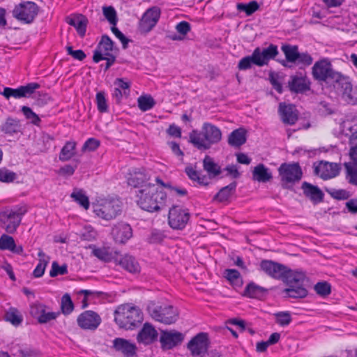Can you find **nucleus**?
<instances>
[{
    "label": "nucleus",
    "instance_id": "obj_48",
    "mask_svg": "<svg viewBox=\"0 0 357 357\" xmlns=\"http://www.w3.org/2000/svg\"><path fill=\"white\" fill-rule=\"evenodd\" d=\"M275 322L281 326H288L292 321L290 312H278L274 314Z\"/></svg>",
    "mask_w": 357,
    "mask_h": 357
},
{
    "label": "nucleus",
    "instance_id": "obj_64",
    "mask_svg": "<svg viewBox=\"0 0 357 357\" xmlns=\"http://www.w3.org/2000/svg\"><path fill=\"white\" fill-rule=\"evenodd\" d=\"M59 314V312H48L46 314H41L38 317V322L39 324H47L52 320L56 319Z\"/></svg>",
    "mask_w": 357,
    "mask_h": 357
},
{
    "label": "nucleus",
    "instance_id": "obj_56",
    "mask_svg": "<svg viewBox=\"0 0 357 357\" xmlns=\"http://www.w3.org/2000/svg\"><path fill=\"white\" fill-rule=\"evenodd\" d=\"M22 111L25 117L27 119H29L33 124L36 126L39 125L40 122L41 121L40 119L35 112H33L30 107L24 106L22 109Z\"/></svg>",
    "mask_w": 357,
    "mask_h": 357
},
{
    "label": "nucleus",
    "instance_id": "obj_58",
    "mask_svg": "<svg viewBox=\"0 0 357 357\" xmlns=\"http://www.w3.org/2000/svg\"><path fill=\"white\" fill-rule=\"evenodd\" d=\"M100 142L98 139L91 137L84 142L82 149V151H94L100 146Z\"/></svg>",
    "mask_w": 357,
    "mask_h": 357
},
{
    "label": "nucleus",
    "instance_id": "obj_2",
    "mask_svg": "<svg viewBox=\"0 0 357 357\" xmlns=\"http://www.w3.org/2000/svg\"><path fill=\"white\" fill-rule=\"evenodd\" d=\"M137 197V205L142 209L151 213L160 211L165 206L167 200V193L151 183L139 190Z\"/></svg>",
    "mask_w": 357,
    "mask_h": 357
},
{
    "label": "nucleus",
    "instance_id": "obj_7",
    "mask_svg": "<svg viewBox=\"0 0 357 357\" xmlns=\"http://www.w3.org/2000/svg\"><path fill=\"white\" fill-rule=\"evenodd\" d=\"M27 212L26 206L6 209L0 213V222L6 232L13 234L20 225L22 216Z\"/></svg>",
    "mask_w": 357,
    "mask_h": 357
},
{
    "label": "nucleus",
    "instance_id": "obj_25",
    "mask_svg": "<svg viewBox=\"0 0 357 357\" xmlns=\"http://www.w3.org/2000/svg\"><path fill=\"white\" fill-rule=\"evenodd\" d=\"M113 347L116 351L122 353L127 357H132L136 354V345L128 340L116 337L113 341Z\"/></svg>",
    "mask_w": 357,
    "mask_h": 357
},
{
    "label": "nucleus",
    "instance_id": "obj_23",
    "mask_svg": "<svg viewBox=\"0 0 357 357\" xmlns=\"http://www.w3.org/2000/svg\"><path fill=\"white\" fill-rule=\"evenodd\" d=\"M160 17V10L157 8L147 10L140 22V29L143 32H149L155 25Z\"/></svg>",
    "mask_w": 357,
    "mask_h": 357
},
{
    "label": "nucleus",
    "instance_id": "obj_8",
    "mask_svg": "<svg viewBox=\"0 0 357 357\" xmlns=\"http://www.w3.org/2000/svg\"><path fill=\"white\" fill-rule=\"evenodd\" d=\"M6 99L13 97L16 99L22 98H29L32 104L42 107L51 100V96L45 91H2L0 93Z\"/></svg>",
    "mask_w": 357,
    "mask_h": 357
},
{
    "label": "nucleus",
    "instance_id": "obj_20",
    "mask_svg": "<svg viewBox=\"0 0 357 357\" xmlns=\"http://www.w3.org/2000/svg\"><path fill=\"white\" fill-rule=\"evenodd\" d=\"M158 337V333L154 326L151 324L146 322L138 333L137 340L139 343L149 345L155 342Z\"/></svg>",
    "mask_w": 357,
    "mask_h": 357
},
{
    "label": "nucleus",
    "instance_id": "obj_15",
    "mask_svg": "<svg viewBox=\"0 0 357 357\" xmlns=\"http://www.w3.org/2000/svg\"><path fill=\"white\" fill-rule=\"evenodd\" d=\"M335 73L331 62L327 59H321L315 62L312 68L313 77L319 81L328 82Z\"/></svg>",
    "mask_w": 357,
    "mask_h": 357
},
{
    "label": "nucleus",
    "instance_id": "obj_22",
    "mask_svg": "<svg viewBox=\"0 0 357 357\" xmlns=\"http://www.w3.org/2000/svg\"><path fill=\"white\" fill-rule=\"evenodd\" d=\"M278 112L284 124L294 125L298 119V112L291 104L280 103Z\"/></svg>",
    "mask_w": 357,
    "mask_h": 357
},
{
    "label": "nucleus",
    "instance_id": "obj_60",
    "mask_svg": "<svg viewBox=\"0 0 357 357\" xmlns=\"http://www.w3.org/2000/svg\"><path fill=\"white\" fill-rule=\"evenodd\" d=\"M165 235L163 234L162 231L155 229L151 231L148 238V241L150 243H161L165 239Z\"/></svg>",
    "mask_w": 357,
    "mask_h": 357
},
{
    "label": "nucleus",
    "instance_id": "obj_44",
    "mask_svg": "<svg viewBox=\"0 0 357 357\" xmlns=\"http://www.w3.org/2000/svg\"><path fill=\"white\" fill-rule=\"evenodd\" d=\"M190 24L185 22L178 24L176 26V34L172 38L175 40H182L190 31Z\"/></svg>",
    "mask_w": 357,
    "mask_h": 357
},
{
    "label": "nucleus",
    "instance_id": "obj_53",
    "mask_svg": "<svg viewBox=\"0 0 357 357\" xmlns=\"http://www.w3.org/2000/svg\"><path fill=\"white\" fill-rule=\"evenodd\" d=\"M96 102H97V107L100 112L104 113L107 112L108 110V105L107 103V100L105 98V94L104 91H99L96 94Z\"/></svg>",
    "mask_w": 357,
    "mask_h": 357
},
{
    "label": "nucleus",
    "instance_id": "obj_19",
    "mask_svg": "<svg viewBox=\"0 0 357 357\" xmlns=\"http://www.w3.org/2000/svg\"><path fill=\"white\" fill-rule=\"evenodd\" d=\"M301 188L303 190V195L313 205H317L324 202V193L317 185L304 181L302 183Z\"/></svg>",
    "mask_w": 357,
    "mask_h": 357
},
{
    "label": "nucleus",
    "instance_id": "obj_9",
    "mask_svg": "<svg viewBox=\"0 0 357 357\" xmlns=\"http://www.w3.org/2000/svg\"><path fill=\"white\" fill-rule=\"evenodd\" d=\"M121 202L117 199H104L93 206V212L100 218L110 220L121 214Z\"/></svg>",
    "mask_w": 357,
    "mask_h": 357
},
{
    "label": "nucleus",
    "instance_id": "obj_34",
    "mask_svg": "<svg viewBox=\"0 0 357 357\" xmlns=\"http://www.w3.org/2000/svg\"><path fill=\"white\" fill-rule=\"evenodd\" d=\"M224 277L235 289L241 287L243 284L241 275L236 269H225L224 272Z\"/></svg>",
    "mask_w": 357,
    "mask_h": 357
},
{
    "label": "nucleus",
    "instance_id": "obj_40",
    "mask_svg": "<svg viewBox=\"0 0 357 357\" xmlns=\"http://www.w3.org/2000/svg\"><path fill=\"white\" fill-rule=\"evenodd\" d=\"M328 83H331L335 88H342L344 89H348L352 86L348 77L342 76L337 72H335Z\"/></svg>",
    "mask_w": 357,
    "mask_h": 357
},
{
    "label": "nucleus",
    "instance_id": "obj_4",
    "mask_svg": "<svg viewBox=\"0 0 357 357\" xmlns=\"http://www.w3.org/2000/svg\"><path fill=\"white\" fill-rule=\"evenodd\" d=\"M143 319L142 310L128 303L119 305L115 310L114 321L121 328L132 330L140 326Z\"/></svg>",
    "mask_w": 357,
    "mask_h": 357
},
{
    "label": "nucleus",
    "instance_id": "obj_3",
    "mask_svg": "<svg viewBox=\"0 0 357 357\" xmlns=\"http://www.w3.org/2000/svg\"><path fill=\"white\" fill-rule=\"evenodd\" d=\"M189 142L199 150H208L222 139V132L215 126L204 123L202 130H193L189 135Z\"/></svg>",
    "mask_w": 357,
    "mask_h": 357
},
{
    "label": "nucleus",
    "instance_id": "obj_10",
    "mask_svg": "<svg viewBox=\"0 0 357 357\" xmlns=\"http://www.w3.org/2000/svg\"><path fill=\"white\" fill-rule=\"evenodd\" d=\"M190 219L189 210L181 206L174 205L168 213V223L173 229L182 230Z\"/></svg>",
    "mask_w": 357,
    "mask_h": 357
},
{
    "label": "nucleus",
    "instance_id": "obj_12",
    "mask_svg": "<svg viewBox=\"0 0 357 357\" xmlns=\"http://www.w3.org/2000/svg\"><path fill=\"white\" fill-rule=\"evenodd\" d=\"M115 48L112 41L107 36H103L94 52L93 59L95 62L98 63L101 60H108L107 68L110 65L109 61H114V52Z\"/></svg>",
    "mask_w": 357,
    "mask_h": 357
},
{
    "label": "nucleus",
    "instance_id": "obj_51",
    "mask_svg": "<svg viewBox=\"0 0 357 357\" xmlns=\"http://www.w3.org/2000/svg\"><path fill=\"white\" fill-rule=\"evenodd\" d=\"M75 164L70 165L68 164L63 167H61L58 170V174L63 176H70L74 174L75 169L77 168V165L79 163V160H74Z\"/></svg>",
    "mask_w": 357,
    "mask_h": 357
},
{
    "label": "nucleus",
    "instance_id": "obj_28",
    "mask_svg": "<svg viewBox=\"0 0 357 357\" xmlns=\"http://www.w3.org/2000/svg\"><path fill=\"white\" fill-rule=\"evenodd\" d=\"M66 22L75 27L79 36L83 37L85 35L88 20L84 15H70L66 18Z\"/></svg>",
    "mask_w": 357,
    "mask_h": 357
},
{
    "label": "nucleus",
    "instance_id": "obj_57",
    "mask_svg": "<svg viewBox=\"0 0 357 357\" xmlns=\"http://www.w3.org/2000/svg\"><path fill=\"white\" fill-rule=\"evenodd\" d=\"M17 178L15 172L9 171L6 168L0 169V181L4 183L13 182Z\"/></svg>",
    "mask_w": 357,
    "mask_h": 357
},
{
    "label": "nucleus",
    "instance_id": "obj_27",
    "mask_svg": "<svg viewBox=\"0 0 357 357\" xmlns=\"http://www.w3.org/2000/svg\"><path fill=\"white\" fill-rule=\"evenodd\" d=\"M237 182L233 181L228 185L222 188L213 197V200L220 203H229L231 197L236 192Z\"/></svg>",
    "mask_w": 357,
    "mask_h": 357
},
{
    "label": "nucleus",
    "instance_id": "obj_36",
    "mask_svg": "<svg viewBox=\"0 0 357 357\" xmlns=\"http://www.w3.org/2000/svg\"><path fill=\"white\" fill-rule=\"evenodd\" d=\"M4 319L11 323L15 326L20 325L23 321V317L15 307H10L4 314Z\"/></svg>",
    "mask_w": 357,
    "mask_h": 357
},
{
    "label": "nucleus",
    "instance_id": "obj_54",
    "mask_svg": "<svg viewBox=\"0 0 357 357\" xmlns=\"http://www.w3.org/2000/svg\"><path fill=\"white\" fill-rule=\"evenodd\" d=\"M96 231L91 226H86L80 234V239L82 241H91L96 239Z\"/></svg>",
    "mask_w": 357,
    "mask_h": 357
},
{
    "label": "nucleus",
    "instance_id": "obj_29",
    "mask_svg": "<svg viewBox=\"0 0 357 357\" xmlns=\"http://www.w3.org/2000/svg\"><path fill=\"white\" fill-rule=\"evenodd\" d=\"M247 140V131L243 128H239L233 130L228 137V144L233 147L239 148Z\"/></svg>",
    "mask_w": 357,
    "mask_h": 357
},
{
    "label": "nucleus",
    "instance_id": "obj_30",
    "mask_svg": "<svg viewBox=\"0 0 357 357\" xmlns=\"http://www.w3.org/2000/svg\"><path fill=\"white\" fill-rule=\"evenodd\" d=\"M267 292L268 289L250 282L245 287L243 296L251 298L262 299Z\"/></svg>",
    "mask_w": 357,
    "mask_h": 357
},
{
    "label": "nucleus",
    "instance_id": "obj_43",
    "mask_svg": "<svg viewBox=\"0 0 357 357\" xmlns=\"http://www.w3.org/2000/svg\"><path fill=\"white\" fill-rule=\"evenodd\" d=\"M349 157L353 162V165L357 167V130L352 132L349 137Z\"/></svg>",
    "mask_w": 357,
    "mask_h": 357
},
{
    "label": "nucleus",
    "instance_id": "obj_63",
    "mask_svg": "<svg viewBox=\"0 0 357 357\" xmlns=\"http://www.w3.org/2000/svg\"><path fill=\"white\" fill-rule=\"evenodd\" d=\"M103 14L106 19L112 25H114L116 22V15L114 9L111 6L103 8Z\"/></svg>",
    "mask_w": 357,
    "mask_h": 357
},
{
    "label": "nucleus",
    "instance_id": "obj_38",
    "mask_svg": "<svg viewBox=\"0 0 357 357\" xmlns=\"http://www.w3.org/2000/svg\"><path fill=\"white\" fill-rule=\"evenodd\" d=\"M282 51L284 54L286 59L289 62H296L299 56L298 47L293 45L285 44L281 47Z\"/></svg>",
    "mask_w": 357,
    "mask_h": 357
},
{
    "label": "nucleus",
    "instance_id": "obj_39",
    "mask_svg": "<svg viewBox=\"0 0 357 357\" xmlns=\"http://www.w3.org/2000/svg\"><path fill=\"white\" fill-rule=\"evenodd\" d=\"M203 167L205 171L209 174H213V176H218L221 173L220 167L208 155H206L203 160Z\"/></svg>",
    "mask_w": 357,
    "mask_h": 357
},
{
    "label": "nucleus",
    "instance_id": "obj_55",
    "mask_svg": "<svg viewBox=\"0 0 357 357\" xmlns=\"http://www.w3.org/2000/svg\"><path fill=\"white\" fill-rule=\"evenodd\" d=\"M237 8L245 12L248 15H250L259 9V4L256 1H252L248 4L238 3Z\"/></svg>",
    "mask_w": 357,
    "mask_h": 357
},
{
    "label": "nucleus",
    "instance_id": "obj_46",
    "mask_svg": "<svg viewBox=\"0 0 357 357\" xmlns=\"http://www.w3.org/2000/svg\"><path fill=\"white\" fill-rule=\"evenodd\" d=\"M61 308L65 315H68L73 311L74 304L69 294H66L62 296Z\"/></svg>",
    "mask_w": 357,
    "mask_h": 357
},
{
    "label": "nucleus",
    "instance_id": "obj_33",
    "mask_svg": "<svg viewBox=\"0 0 357 357\" xmlns=\"http://www.w3.org/2000/svg\"><path fill=\"white\" fill-rule=\"evenodd\" d=\"M22 125L20 121L14 118L8 117L1 126V130L6 135H13L21 131Z\"/></svg>",
    "mask_w": 357,
    "mask_h": 357
},
{
    "label": "nucleus",
    "instance_id": "obj_6",
    "mask_svg": "<svg viewBox=\"0 0 357 357\" xmlns=\"http://www.w3.org/2000/svg\"><path fill=\"white\" fill-rule=\"evenodd\" d=\"M147 311L153 319L165 324H174L178 319L177 310L170 305H157L151 302L147 307Z\"/></svg>",
    "mask_w": 357,
    "mask_h": 357
},
{
    "label": "nucleus",
    "instance_id": "obj_35",
    "mask_svg": "<svg viewBox=\"0 0 357 357\" xmlns=\"http://www.w3.org/2000/svg\"><path fill=\"white\" fill-rule=\"evenodd\" d=\"M156 101L148 93H143L137 98V106L142 112H146L155 107Z\"/></svg>",
    "mask_w": 357,
    "mask_h": 357
},
{
    "label": "nucleus",
    "instance_id": "obj_5",
    "mask_svg": "<svg viewBox=\"0 0 357 357\" xmlns=\"http://www.w3.org/2000/svg\"><path fill=\"white\" fill-rule=\"evenodd\" d=\"M278 171L284 189L292 190L293 185L299 182L303 177V171L298 162H284Z\"/></svg>",
    "mask_w": 357,
    "mask_h": 357
},
{
    "label": "nucleus",
    "instance_id": "obj_45",
    "mask_svg": "<svg viewBox=\"0 0 357 357\" xmlns=\"http://www.w3.org/2000/svg\"><path fill=\"white\" fill-rule=\"evenodd\" d=\"M314 289L315 292L321 297H326L331 293V285L326 281L317 282Z\"/></svg>",
    "mask_w": 357,
    "mask_h": 357
},
{
    "label": "nucleus",
    "instance_id": "obj_13",
    "mask_svg": "<svg viewBox=\"0 0 357 357\" xmlns=\"http://www.w3.org/2000/svg\"><path fill=\"white\" fill-rule=\"evenodd\" d=\"M278 54V47L274 45H269L267 47H257L252 54L253 63L257 66H266Z\"/></svg>",
    "mask_w": 357,
    "mask_h": 357
},
{
    "label": "nucleus",
    "instance_id": "obj_61",
    "mask_svg": "<svg viewBox=\"0 0 357 357\" xmlns=\"http://www.w3.org/2000/svg\"><path fill=\"white\" fill-rule=\"evenodd\" d=\"M342 98L348 104L355 105L357 103V91H343Z\"/></svg>",
    "mask_w": 357,
    "mask_h": 357
},
{
    "label": "nucleus",
    "instance_id": "obj_14",
    "mask_svg": "<svg viewBox=\"0 0 357 357\" xmlns=\"http://www.w3.org/2000/svg\"><path fill=\"white\" fill-rule=\"evenodd\" d=\"M184 335L175 330H162L160 332V342L162 350H170L181 344L184 340Z\"/></svg>",
    "mask_w": 357,
    "mask_h": 357
},
{
    "label": "nucleus",
    "instance_id": "obj_37",
    "mask_svg": "<svg viewBox=\"0 0 357 357\" xmlns=\"http://www.w3.org/2000/svg\"><path fill=\"white\" fill-rule=\"evenodd\" d=\"M76 142H67L61 150L59 153V160L61 161H68L75 154Z\"/></svg>",
    "mask_w": 357,
    "mask_h": 357
},
{
    "label": "nucleus",
    "instance_id": "obj_47",
    "mask_svg": "<svg viewBox=\"0 0 357 357\" xmlns=\"http://www.w3.org/2000/svg\"><path fill=\"white\" fill-rule=\"evenodd\" d=\"M71 197L74 199L81 206L85 209H88L90 205L88 197L83 192L82 190L74 191L71 194Z\"/></svg>",
    "mask_w": 357,
    "mask_h": 357
},
{
    "label": "nucleus",
    "instance_id": "obj_52",
    "mask_svg": "<svg viewBox=\"0 0 357 357\" xmlns=\"http://www.w3.org/2000/svg\"><path fill=\"white\" fill-rule=\"evenodd\" d=\"M347 170V178L350 184L357 185V168L352 167L349 163H344Z\"/></svg>",
    "mask_w": 357,
    "mask_h": 357
},
{
    "label": "nucleus",
    "instance_id": "obj_42",
    "mask_svg": "<svg viewBox=\"0 0 357 357\" xmlns=\"http://www.w3.org/2000/svg\"><path fill=\"white\" fill-rule=\"evenodd\" d=\"M326 192L336 200H347L351 197V193L344 189L325 188Z\"/></svg>",
    "mask_w": 357,
    "mask_h": 357
},
{
    "label": "nucleus",
    "instance_id": "obj_1",
    "mask_svg": "<svg viewBox=\"0 0 357 357\" xmlns=\"http://www.w3.org/2000/svg\"><path fill=\"white\" fill-rule=\"evenodd\" d=\"M259 266L269 277L282 280L288 285L283 290L285 297L304 298L307 296L308 291L305 287L306 275L304 273L294 271L284 264L268 259H263Z\"/></svg>",
    "mask_w": 357,
    "mask_h": 357
},
{
    "label": "nucleus",
    "instance_id": "obj_17",
    "mask_svg": "<svg viewBox=\"0 0 357 357\" xmlns=\"http://www.w3.org/2000/svg\"><path fill=\"white\" fill-rule=\"evenodd\" d=\"M340 165L335 162L320 161L317 165L314 164V174L319 176L324 180L337 176L340 174Z\"/></svg>",
    "mask_w": 357,
    "mask_h": 357
},
{
    "label": "nucleus",
    "instance_id": "obj_21",
    "mask_svg": "<svg viewBox=\"0 0 357 357\" xmlns=\"http://www.w3.org/2000/svg\"><path fill=\"white\" fill-rule=\"evenodd\" d=\"M112 234L116 243L124 244L132 236V229L130 225L119 222L112 228Z\"/></svg>",
    "mask_w": 357,
    "mask_h": 357
},
{
    "label": "nucleus",
    "instance_id": "obj_26",
    "mask_svg": "<svg viewBox=\"0 0 357 357\" xmlns=\"http://www.w3.org/2000/svg\"><path fill=\"white\" fill-rule=\"evenodd\" d=\"M150 179V176L146 172L144 168H140L134 171L128 178V184L134 188L142 187V188Z\"/></svg>",
    "mask_w": 357,
    "mask_h": 357
},
{
    "label": "nucleus",
    "instance_id": "obj_41",
    "mask_svg": "<svg viewBox=\"0 0 357 357\" xmlns=\"http://www.w3.org/2000/svg\"><path fill=\"white\" fill-rule=\"evenodd\" d=\"M185 172L189 178L193 181H197L199 185H207L208 182H206V176H200L199 172L195 170L192 167L188 166L185 168Z\"/></svg>",
    "mask_w": 357,
    "mask_h": 357
},
{
    "label": "nucleus",
    "instance_id": "obj_24",
    "mask_svg": "<svg viewBox=\"0 0 357 357\" xmlns=\"http://www.w3.org/2000/svg\"><path fill=\"white\" fill-rule=\"evenodd\" d=\"M115 262L130 273L135 274L140 272L141 268L139 264L132 255H125L123 256L116 257L115 259Z\"/></svg>",
    "mask_w": 357,
    "mask_h": 357
},
{
    "label": "nucleus",
    "instance_id": "obj_32",
    "mask_svg": "<svg viewBox=\"0 0 357 357\" xmlns=\"http://www.w3.org/2000/svg\"><path fill=\"white\" fill-rule=\"evenodd\" d=\"M272 178V173L264 164H259L252 171V179L254 181L266 183L271 181Z\"/></svg>",
    "mask_w": 357,
    "mask_h": 357
},
{
    "label": "nucleus",
    "instance_id": "obj_49",
    "mask_svg": "<svg viewBox=\"0 0 357 357\" xmlns=\"http://www.w3.org/2000/svg\"><path fill=\"white\" fill-rule=\"evenodd\" d=\"M15 248L14 238L7 234H3L0 237V250H10Z\"/></svg>",
    "mask_w": 357,
    "mask_h": 357
},
{
    "label": "nucleus",
    "instance_id": "obj_16",
    "mask_svg": "<svg viewBox=\"0 0 357 357\" xmlns=\"http://www.w3.org/2000/svg\"><path fill=\"white\" fill-rule=\"evenodd\" d=\"M102 321L100 315L92 310H86L77 319V325L83 330L95 331Z\"/></svg>",
    "mask_w": 357,
    "mask_h": 357
},
{
    "label": "nucleus",
    "instance_id": "obj_11",
    "mask_svg": "<svg viewBox=\"0 0 357 357\" xmlns=\"http://www.w3.org/2000/svg\"><path fill=\"white\" fill-rule=\"evenodd\" d=\"M39 13L38 6L33 1H24L15 6L13 15L17 20L29 24L33 21Z\"/></svg>",
    "mask_w": 357,
    "mask_h": 357
},
{
    "label": "nucleus",
    "instance_id": "obj_31",
    "mask_svg": "<svg viewBox=\"0 0 357 357\" xmlns=\"http://www.w3.org/2000/svg\"><path fill=\"white\" fill-rule=\"evenodd\" d=\"M289 86L291 89H308L311 84L309 78L305 73H298L291 77Z\"/></svg>",
    "mask_w": 357,
    "mask_h": 357
},
{
    "label": "nucleus",
    "instance_id": "obj_50",
    "mask_svg": "<svg viewBox=\"0 0 357 357\" xmlns=\"http://www.w3.org/2000/svg\"><path fill=\"white\" fill-rule=\"evenodd\" d=\"M68 273V266L66 264L59 266L58 262L54 261L52 262V268L50 272V275L54 278L59 275H63Z\"/></svg>",
    "mask_w": 357,
    "mask_h": 357
},
{
    "label": "nucleus",
    "instance_id": "obj_62",
    "mask_svg": "<svg viewBox=\"0 0 357 357\" xmlns=\"http://www.w3.org/2000/svg\"><path fill=\"white\" fill-rule=\"evenodd\" d=\"M268 79L272 84L273 87L276 89L282 87L281 83L282 82L283 77L280 74L271 71L269 73Z\"/></svg>",
    "mask_w": 357,
    "mask_h": 357
},
{
    "label": "nucleus",
    "instance_id": "obj_18",
    "mask_svg": "<svg viewBox=\"0 0 357 357\" xmlns=\"http://www.w3.org/2000/svg\"><path fill=\"white\" fill-rule=\"evenodd\" d=\"M208 343V334L199 333L189 341L187 348L190 351L192 356H197L207 351Z\"/></svg>",
    "mask_w": 357,
    "mask_h": 357
},
{
    "label": "nucleus",
    "instance_id": "obj_59",
    "mask_svg": "<svg viewBox=\"0 0 357 357\" xmlns=\"http://www.w3.org/2000/svg\"><path fill=\"white\" fill-rule=\"evenodd\" d=\"M49 262V258L47 259H40L39 263L36 266V268L33 270V275L35 278H40L43 275L45 268Z\"/></svg>",
    "mask_w": 357,
    "mask_h": 357
}]
</instances>
